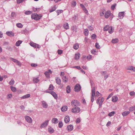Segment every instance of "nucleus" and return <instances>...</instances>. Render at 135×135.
Masks as SVG:
<instances>
[{
  "label": "nucleus",
  "mask_w": 135,
  "mask_h": 135,
  "mask_svg": "<svg viewBox=\"0 0 135 135\" xmlns=\"http://www.w3.org/2000/svg\"><path fill=\"white\" fill-rule=\"evenodd\" d=\"M115 111H112L109 113L108 114V115L110 117H112V116H113L115 114Z\"/></svg>",
  "instance_id": "nucleus-36"
},
{
  "label": "nucleus",
  "mask_w": 135,
  "mask_h": 135,
  "mask_svg": "<svg viewBox=\"0 0 135 135\" xmlns=\"http://www.w3.org/2000/svg\"><path fill=\"white\" fill-rule=\"evenodd\" d=\"M129 110L131 112L135 110V105L129 107Z\"/></svg>",
  "instance_id": "nucleus-33"
},
{
  "label": "nucleus",
  "mask_w": 135,
  "mask_h": 135,
  "mask_svg": "<svg viewBox=\"0 0 135 135\" xmlns=\"http://www.w3.org/2000/svg\"><path fill=\"white\" fill-rule=\"evenodd\" d=\"M80 108L78 107H75L71 109V112L73 113H78L80 111Z\"/></svg>",
  "instance_id": "nucleus-2"
},
{
  "label": "nucleus",
  "mask_w": 135,
  "mask_h": 135,
  "mask_svg": "<svg viewBox=\"0 0 135 135\" xmlns=\"http://www.w3.org/2000/svg\"><path fill=\"white\" fill-rule=\"evenodd\" d=\"M64 120L65 122L67 123L70 121V119L69 116H67L64 118Z\"/></svg>",
  "instance_id": "nucleus-13"
},
{
  "label": "nucleus",
  "mask_w": 135,
  "mask_h": 135,
  "mask_svg": "<svg viewBox=\"0 0 135 135\" xmlns=\"http://www.w3.org/2000/svg\"><path fill=\"white\" fill-rule=\"evenodd\" d=\"M111 123V122L108 121L106 124V126L108 127H109Z\"/></svg>",
  "instance_id": "nucleus-63"
},
{
  "label": "nucleus",
  "mask_w": 135,
  "mask_h": 135,
  "mask_svg": "<svg viewBox=\"0 0 135 135\" xmlns=\"http://www.w3.org/2000/svg\"><path fill=\"white\" fill-rule=\"evenodd\" d=\"M113 95V93H111L110 94L108 95V96L107 98V99H109Z\"/></svg>",
  "instance_id": "nucleus-60"
},
{
  "label": "nucleus",
  "mask_w": 135,
  "mask_h": 135,
  "mask_svg": "<svg viewBox=\"0 0 135 135\" xmlns=\"http://www.w3.org/2000/svg\"><path fill=\"white\" fill-rule=\"evenodd\" d=\"M71 89L70 86L69 85L67 87L66 90V92L68 93H69L70 92Z\"/></svg>",
  "instance_id": "nucleus-34"
},
{
  "label": "nucleus",
  "mask_w": 135,
  "mask_h": 135,
  "mask_svg": "<svg viewBox=\"0 0 135 135\" xmlns=\"http://www.w3.org/2000/svg\"><path fill=\"white\" fill-rule=\"evenodd\" d=\"M88 27L89 28L90 31H92L93 30V28L91 26L89 25L88 26Z\"/></svg>",
  "instance_id": "nucleus-59"
},
{
  "label": "nucleus",
  "mask_w": 135,
  "mask_h": 135,
  "mask_svg": "<svg viewBox=\"0 0 135 135\" xmlns=\"http://www.w3.org/2000/svg\"><path fill=\"white\" fill-rule=\"evenodd\" d=\"M48 131L50 133H52L54 132V130L53 128L50 126L49 127L48 129Z\"/></svg>",
  "instance_id": "nucleus-12"
},
{
  "label": "nucleus",
  "mask_w": 135,
  "mask_h": 135,
  "mask_svg": "<svg viewBox=\"0 0 135 135\" xmlns=\"http://www.w3.org/2000/svg\"><path fill=\"white\" fill-rule=\"evenodd\" d=\"M79 47V45L78 44H76L74 45L73 47L74 49L75 50L78 49Z\"/></svg>",
  "instance_id": "nucleus-35"
},
{
  "label": "nucleus",
  "mask_w": 135,
  "mask_h": 135,
  "mask_svg": "<svg viewBox=\"0 0 135 135\" xmlns=\"http://www.w3.org/2000/svg\"><path fill=\"white\" fill-rule=\"evenodd\" d=\"M96 37V36L95 34H93L91 36V38L93 39H95Z\"/></svg>",
  "instance_id": "nucleus-58"
},
{
  "label": "nucleus",
  "mask_w": 135,
  "mask_h": 135,
  "mask_svg": "<svg viewBox=\"0 0 135 135\" xmlns=\"http://www.w3.org/2000/svg\"><path fill=\"white\" fill-rule=\"evenodd\" d=\"M91 53L93 54L96 55L97 52L96 51V50L94 49L92 50L91 51Z\"/></svg>",
  "instance_id": "nucleus-45"
},
{
  "label": "nucleus",
  "mask_w": 135,
  "mask_h": 135,
  "mask_svg": "<svg viewBox=\"0 0 135 135\" xmlns=\"http://www.w3.org/2000/svg\"><path fill=\"white\" fill-rule=\"evenodd\" d=\"M25 118L26 120L29 123H31L32 122V118L29 116H26Z\"/></svg>",
  "instance_id": "nucleus-8"
},
{
  "label": "nucleus",
  "mask_w": 135,
  "mask_h": 135,
  "mask_svg": "<svg viewBox=\"0 0 135 135\" xmlns=\"http://www.w3.org/2000/svg\"><path fill=\"white\" fill-rule=\"evenodd\" d=\"M30 96V95L28 94L25 95L21 97L20 98L21 99L27 98H29Z\"/></svg>",
  "instance_id": "nucleus-17"
},
{
  "label": "nucleus",
  "mask_w": 135,
  "mask_h": 135,
  "mask_svg": "<svg viewBox=\"0 0 135 135\" xmlns=\"http://www.w3.org/2000/svg\"><path fill=\"white\" fill-rule=\"evenodd\" d=\"M55 79L56 83L59 85L60 84H61V80L59 77H56Z\"/></svg>",
  "instance_id": "nucleus-23"
},
{
  "label": "nucleus",
  "mask_w": 135,
  "mask_h": 135,
  "mask_svg": "<svg viewBox=\"0 0 135 135\" xmlns=\"http://www.w3.org/2000/svg\"><path fill=\"white\" fill-rule=\"evenodd\" d=\"M41 15H38L36 13L32 14L31 16V18L34 19L35 20H38L41 18Z\"/></svg>",
  "instance_id": "nucleus-1"
},
{
  "label": "nucleus",
  "mask_w": 135,
  "mask_h": 135,
  "mask_svg": "<svg viewBox=\"0 0 135 135\" xmlns=\"http://www.w3.org/2000/svg\"><path fill=\"white\" fill-rule=\"evenodd\" d=\"M22 41L21 40H18L16 43L15 45L17 46H18L22 43Z\"/></svg>",
  "instance_id": "nucleus-26"
},
{
  "label": "nucleus",
  "mask_w": 135,
  "mask_h": 135,
  "mask_svg": "<svg viewBox=\"0 0 135 135\" xmlns=\"http://www.w3.org/2000/svg\"><path fill=\"white\" fill-rule=\"evenodd\" d=\"M63 27L66 30L68 29L69 28V25L67 23H65Z\"/></svg>",
  "instance_id": "nucleus-24"
},
{
  "label": "nucleus",
  "mask_w": 135,
  "mask_h": 135,
  "mask_svg": "<svg viewBox=\"0 0 135 135\" xmlns=\"http://www.w3.org/2000/svg\"><path fill=\"white\" fill-rule=\"evenodd\" d=\"M71 29L73 32H76L77 31V28L76 26H73L71 27Z\"/></svg>",
  "instance_id": "nucleus-22"
},
{
  "label": "nucleus",
  "mask_w": 135,
  "mask_h": 135,
  "mask_svg": "<svg viewBox=\"0 0 135 135\" xmlns=\"http://www.w3.org/2000/svg\"><path fill=\"white\" fill-rule=\"evenodd\" d=\"M10 59L13 62H15L17 63V62H18V60L15 59H13L12 57L10 58Z\"/></svg>",
  "instance_id": "nucleus-49"
},
{
  "label": "nucleus",
  "mask_w": 135,
  "mask_h": 135,
  "mask_svg": "<svg viewBox=\"0 0 135 135\" xmlns=\"http://www.w3.org/2000/svg\"><path fill=\"white\" fill-rule=\"evenodd\" d=\"M32 12L30 11H26L25 12V13L26 15H30L31 14Z\"/></svg>",
  "instance_id": "nucleus-47"
},
{
  "label": "nucleus",
  "mask_w": 135,
  "mask_h": 135,
  "mask_svg": "<svg viewBox=\"0 0 135 135\" xmlns=\"http://www.w3.org/2000/svg\"><path fill=\"white\" fill-rule=\"evenodd\" d=\"M46 92L51 94L55 99H56L58 97L57 95L53 91H47Z\"/></svg>",
  "instance_id": "nucleus-10"
},
{
  "label": "nucleus",
  "mask_w": 135,
  "mask_h": 135,
  "mask_svg": "<svg viewBox=\"0 0 135 135\" xmlns=\"http://www.w3.org/2000/svg\"><path fill=\"white\" fill-rule=\"evenodd\" d=\"M17 15V14L15 12H12V13L11 15V16L12 17L14 18Z\"/></svg>",
  "instance_id": "nucleus-40"
},
{
  "label": "nucleus",
  "mask_w": 135,
  "mask_h": 135,
  "mask_svg": "<svg viewBox=\"0 0 135 135\" xmlns=\"http://www.w3.org/2000/svg\"><path fill=\"white\" fill-rule=\"evenodd\" d=\"M118 41V40L117 38H115L112 40V42L113 44H115Z\"/></svg>",
  "instance_id": "nucleus-29"
},
{
  "label": "nucleus",
  "mask_w": 135,
  "mask_h": 135,
  "mask_svg": "<svg viewBox=\"0 0 135 135\" xmlns=\"http://www.w3.org/2000/svg\"><path fill=\"white\" fill-rule=\"evenodd\" d=\"M130 112L129 111H125L122 113V115L123 117H125L127 116L130 113Z\"/></svg>",
  "instance_id": "nucleus-15"
},
{
  "label": "nucleus",
  "mask_w": 135,
  "mask_h": 135,
  "mask_svg": "<svg viewBox=\"0 0 135 135\" xmlns=\"http://www.w3.org/2000/svg\"><path fill=\"white\" fill-rule=\"evenodd\" d=\"M44 74H45L47 78H49L50 77V75L48 72L46 71L44 73Z\"/></svg>",
  "instance_id": "nucleus-43"
},
{
  "label": "nucleus",
  "mask_w": 135,
  "mask_h": 135,
  "mask_svg": "<svg viewBox=\"0 0 135 135\" xmlns=\"http://www.w3.org/2000/svg\"><path fill=\"white\" fill-rule=\"evenodd\" d=\"M63 51L62 50H58L57 51V52L58 54L60 55L62 53Z\"/></svg>",
  "instance_id": "nucleus-54"
},
{
  "label": "nucleus",
  "mask_w": 135,
  "mask_h": 135,
  "mask_svg": "<svg viewBox=\"0 0 135 135\" xmlns=\"http://www.w3.org/2000/svg\"><path fill=\"white\" fill-rule=\"evenodd\" d=\"M110 27L108 25H106V26L104 28V30L105 31H106L107 30L109 31V29L110 28Z\"/></svg>",
  "instance_id": "nucleus-31"
},
{
  "label": "nucleus",
  "mask_w": 135,
  "mask_h": 135,
  "mask_svg": "<svg viewBox=\"0 0 135 135\" xmlns=\"http://www.w3.org/2000/svg\"><path fill=\"white\" fill-rule=\"evenodd\" d=\"M15 81L13 79H12L9 82V84L11 85H13L14 84Z\"/></svg>",
  "instance_id": "nucleus-42"
},
{
  "label": "nucleus",
  "mask_w": 135,
  "mask_h": 135,
  "mask_svg": "<svg viewBox=\"0 0 135 135\" xmlns=\"http://www.w3.org/2000/svg\"><path fill=\"white\" fill-rule=\"evenodd\" d=\"M95 47L97 49H100V46L98 43H96L95 45Z\"/></svg>",
  "instance_id": "nucleus-51"
},
{
  "label": "nucleus",
  "mask_w": 135,
  "mask_h": 135,
  "mask_svg": "<svg viewBox=\"0 0 135 135\" xmlns=\"http://www.w3.org/2000/svg\"><path fill=\"white\" fill-rule=\"evenodd\" d=\"M125 13L124 12H122L119 13L118 17L120 19H122L125 15Z\"/></svg>",
  "instance_id": "nucleus-9"
},
{
  "label": "nucleus",
  "mask_w": 135,
  "mask_h": 135,
  "mask_svg": "<svg viewBox=\"0 0 135 135\" xmlns=\"http://www.w3.org/2000/svg\"><path fill=\"white\" fill-rule=\"evenodd\" d=\"M104 11H105V10H104V9H103L102 11V12L101 13H100L101 16H103L104 14Z\"/></svg>",
  "instance_id": "nucleus-56"
},
{
  "label": "nucleus",
  "mask_w": 135,
  "mask_h": 135,
  "mask_svg": "<svg viewBox=\"0 0 135 135\" xmlns=\"http://www.w3.org/2000/svg\"><path fill=\"white\" fill-rule=\"evenodd\" d=\"M116 4L115 3L112 6L111 8L112 10H114L115 9V8L116 6Z\"/></svg>",
  "instance_id": "nucleus-53"
},
{
  "label": "nucleus",
  "mask_w": 135,
  "mask_h": 135,
  "mask_svg": "<svg viewBox=\"0 0 135 135\" xmlns=\"http://www.w3.org/2000/svg\"><path fill=\"white\" fill-rule=\"evenodd\" d=\"M75 59L76 60H78L79 59L80 57V53H78V54H76L75 55Z\"/></svg>",
  "instance_id": "nucleus-28"
},
{
  "label": "nucleus",
  "mask_w": 135,
  "mask_h": 135,
  "mask_svg": "<svg viewBox=\"0 0 135 135\" xmlns=\"http://www.w3.org/2000/svg\"><path fill=\"white\" fill-rule=\"evenodd\" d=\"M128 70H132L133 71H135V68L132 66H129L128 68Z\"/></svg>",
  "instance_id": "nucleus-27"
},
{
  "label": "nucleus",
  "mask_w": 135,
  "mask_h": 135,
  "mask_svg": "<svg viewBox=\"0 0 135 135\" xmlns=\"http://www.w3.org/2000/svg\"><path fill=\"white\" fill-rule=\"evenodd\" d=\"M42 106L44 108H47L48 107V105L44 101L42 102Z\"/></svg>",
  "instance_id": "nucleus-11"
},
{
  "label": "nucleus",
  "mask_w": 135,
  "mask_h": 135,
  "mask_svg": "<svg viewBox=\"0 0 135 135\" xmlns=\"http://www.w3.org/2000/svg\"><path fill=\"white\" fill-rule=\"evenodd\" d=\"M129 94L131 96H133L135 95V93L134 91H132Z\"/></svg>",
  "instance_id": "nucleus-57"
},
{
  "label": "nucleus",
  "mask_w": 135,
  "mask_h": 135,
  "mask_svg": "<svg viewBox=\"0 0 135 135\" xmlns=\"http://www.w3.org/2000/svg\"><path fill=\"white\" fill-rule=\"evenodd\" d=\"M63 123L61 121H60L58 124V126L60 128H61L63 126Z\"/></svg>",
  "instance_id": "nucleus-44"
},
{
  "label": "nucleus",
  "mask_w": 135,
  "mask_h": 135,
  "mask_svg": "<svg viewBox=\"0 0 135 135\" xmlns=\"http://www.w3.org/2000/svg\"><path fill=\"white\" fill-rule=\"evenodd\" d=\"M38 77L33 78V81L34 83H37L40 81V80L38 79Z\"/></svg>",
  "instance_id": "nucleus-20"
},
{
  "label": "nucleus",
  "mask_w": 135,
  "mask_h": 135,
  "mask_svg": "<svg viewBox=\"0 0 135 135\" xmlns=\"http://www.w3.org/2000/svg\"><path fill=\"white\" fill-rule=\"evenodd\" d=\"M67 128L69 131H71L73 128V126L72 125H69L67 126Z\"/></svg>",
  "instance_id": "nucleus-18"
},
{
  "label": "nucleus",
  "mask_w": 135,
  "mask_h": 135,
  "mask_svg": "<svg viewBox=\"0 0 135 135\" xmlns=\"http://www.w3.org/2000/svg\"><path fill=\"white\" fill-rule=\"evenodd\" d=\"M6 33L8 36H11V37L12 36H13L14 35V33H13L12 31L7 32Z\"/></svg>",
  "instance_id": "nucleus-16"
},
{
  "label": "nucleus",
  "mask_w": 135,
  "mask_h": 135,
  "mask_svg": "<svg viewBox=\"0 0 135 135\" xmlns=\"http://www.w3.org/2000/svg\"><path fill=\"white\" fill-rule=\"evenodd\" d=\"M10 88L12 91L13 92H15L16 90V88L12 86H11Z\"/></svg>",
  "instance_id": "nucleus-39"
},
{
  "label": "nucleus",
  "mask_w": 135,
  "mask_h": 135,
  "mask_svg": "<svg viewBox=\"0 0 135 135\" xmlns=\"http://www.w3.org/2000/svg\"><path fill=\"white\" fill-rule=\"evenodd\" d=\"M118 99V98L117 96H113L112 98V101L113 102H116Z\"/></svg>",
  "instance_id": "nucleus-14"
},
{
  "label": "nucleus",
  "mask_w": 135,
  "mask_h": 135,
  "mask_svg": "<svg viewBox=\"0 0 135 135\" xmlns=\"http://www.w3.org/2000/svg\"><path fill=\"white\" fill-rule=\"evenodd\" d=\"M49 120H47L44 122L41 125L40 128H44L45 127L48 125Z\"/></svg>",
  "instance_id": "nucleus-5"
},
{
  "label": "nucleus",
  "mask_w": 135,
  "mask_h": 135,
  "mask_svg": "<svg viewBox=\"0 0 135 135\" xmlns=\"http://www.w3.org/2000/svg\"><path fill=\"white\" fill-rule=\"evenodd\" d=\"M71 105L73 106L77 107L79 105V102L76 100H73L71 102Z\"/></svg>",
  "instance_id": "nucleus-3"
},
{
  "label": "nucleus",
  "mask_w": 135,
  "mask_h": 135,
  "mask_svg": "<svg viewBox=\"0 0 135 135\" xmlns=\"http://www.w3.org/2000/svg\"><path fill=\"white\" fill-rule=\"evenodd\" d=\"M16 26L19 28H21L23 27V25L21 23H17L16 24Z\"/></svg>",
  "instance_id": "nucleus-41"
},
{
  "label": "nucleus",
  "mask_w": 135,
  "mask_h": 135,
  "mask_svg": "<svg viewBox=\"0 0 135 135\" xmlns=\"http://www.w3.org/2000/svg\"><path fill=\"white\" fill-rule=\"evenodd\" d=\"M73 68H76L77 69H79V70H80L81 69V68L80 67V66H74V67H73Z\"/></svg>",
  "instance_id": "nucleus-62"
},
{
  "label": "nucleus",
  "mask_w": 135,
  "mask_h": 135,
  "mask_svg": "<svg viewBox=\"0 0 135 135\" xmlns=\"http://www.w3.org/2000/svg\"><path fill=\"white\" fill-rule=\"evenodd\" d=\"M80 119L79 118H78L76 120V122L77 123H79L80 122Z\"/></svg>",
  "instance_id": "nucleus-61"
},
{
  "label": "nucleus",
  "mask_w": 135,
  "mask_h": 135,
  "mask_svg": "<svg viewBox=\"0 0 135 135\" xmlns=\"http://www.w3.org/2000/svg\"><path fill=\"white\" fill-rule=\"evenodd\" d=\"M81 86L79 84H77L75 86L74 90L76 92L79 91L81 88Z\"/></svg>",
  "instance_id": "nucleus-7"
},
{
  "label": "nucleus",
  "mask_w": 135,
  "mask_h": 135,
  "mask_svg": "<svg viewBox=\"0 0 135 135\" xmlns=\"http://www.w3.org/2000/svg\"><path fill=\"white\" fill-rule=\"evenodd\" d=\"M104 99L103 97H102L100 99V101L99 103V107L100 108L102 106V104L104 102Z\"/></svg>",
  "instance_id": "nucleus-25"
},
{
  "label": "nucleus",
  "mask_w": 135,
  "mask_h": 135,
  "mask_svg": "<svg viewBox=\"0 0 135 135\" xmlns=\"http://www.w3.org/2000/svg\"><path fill=\"white\" fill-rule=\"evenodd\" d=\"M62 79L63 81L65 82H67L68 80V79L66 78V76H63L62 78Z\"/></svg>",
  "instance_id": "nucleus-37"
},
{
  "label": "nucleus",
  "mask_w": 135,
  "mask_h": 135,
  "mask_svg": "<svg viewBox=\"0 0 135 135\" xmlns=\"http://www.w3.org/2000/svg\"><path fill=\"white\" fill-rule=\"evenodd\" d=\"M112 16V18L113 17V15L111 13V12L110 11H107L104 14V17L106 18H107L109 17L110 16Z\"/></svg>",
  "instance_id": "nucleus-4"
},
{
  "label": "nucleus",
  "mask_w": 135,
  "mask_h": 135,
  "mask_svg": "<svg viewBox=\"0 0 135 135\" xmlns=\"http://www.w3.org/2000/svg\"><path fill=\"white\" fill-rule=\"evenodd\" d=\"M68 109V107L66 106H63L61 108V110L63 112H65Z\"/></svg>",
  "instance_id": "nucleus-21"
},
{
  "label": "nucleus",
  "mask_w": 135,
  "mask_h": 135,
  "mask_svg": "<svg viewBox=\"0 0 135 135\" xmlns=\"http://www.w3.org/2000/svg\"><path fill=\"white\" fill-rule=\"evenodd\" d=\"M54 87L52 84H50L49 87V89L50 90H53Z\"/></svg>",
  "instance_id": "nucleus-46"
},
{
  "label": "nucleus",
  "mask_w": 135,
  "mask_h": 135,
  "mask_svg": "<svg viewBox=\"0 0 135 135\" xmlns=\"http://www.w3.org/2000/svg\"><path fill=\"white\" fill-rule=\"evenodd\" d=\"M76 1H73L72 2V6L73 7H75L76 6Z\"/></svg>",
  "instance_id": "nucleus-50"
},
{
  "label": "nucleus",
  "mask_w": 135,
  "mask_h": 135,
  "mask_svg": "<svg viewBox=\"0 0 135 135\" xmlns=\"http://www.w3.org/2000/svg\"><path fill=\"white\" fill-rule=\"evenodd\" d=\"M89 31L87 29H84V33L85 35L87 36L88 35Z\"/></svg>",
  "instance_id": "nucleus-32"
},
{
  "label": "nucleus",
  "mask_w": 135,
  "mask_h": 135,
  "mask_svg": "<svg viewBox=\"0 0 135 135\" xmlns=\"http://www.w3.org/2000/svg\"><path fill=\"white\" fill-rule=\"evenodd\" d=\"M58 121H59L58 119L57 118H53L52 120V123L54 124L57 123Z\"/></svg>",
  "instance_id": "nucleus-19"
},
{
  "label": "nucleus",
  "mask_w": 135,
  "mask_h": 135,
  "mask_svg": "<svg viewBox=\"0 0 135 135\" xmlns=\"http://www.w3.org/2000/svg\"><path fill=\"white\" fill-rule=\"evenodd\" d=\"M30 45L36 48H39L41 47V46L37 44L31 42L30 43Z\"/></svg>",
  "instance_id": "nucleus-6"
},
{
  "label": "nucleus",
  "mask_w": 135,
  "mask_h": 135,
  "mask_svg": "<svg viewBox=\"0 0 135 135\" xmlns=\"http://www.w3.org/2000/svg\"><path fill=\"white\" fill-rule=\"evenodd\" d=\"M92 94L91 95H95V87H94L91 90Z\"/></svg>",
  "instance_id": "nucleus-30"
},
{
  "label": "nucleus",
  "mask_w": 135,
  "mask_h": 135,
  "mask_svg": "<svg viewBox=\"0 0 135 135\" xmlns=\"http://www.w3.org/2000/svg\"><path fill=\"white\" fill-rule=\"evenodd\" d=\"M63 11L62 10H58L56 11V12L57 13V15H59L60 13L62 12Z\"/></svg>",
  "instance_id": "nucleus-52"
},
{
  "label": "nucleus",
  "mask_w": 135,
  "mask_h": 135,
  "mask_svg": "<svg viewBox=\"0 0 135 135\" xmlns=\"http://www.w3.org/2000/svg\"><path fill=\"white\" fill-rule=\"evenodd\" d=\"M56 9V7L55 6H54L52 8L49 10V12H51L55 11Z\"/></svg>",
  "instance_id": "nucleus-38"
},
{
  "label": "nucleus",
  "mask_w": 135,
  "mask_h": 135,
  "mask_svg": "<svg viewBox=\"0 0 135 135\" xmlns=\"http://www.w3.org/2000/svg\"><path fill=\"white\" fill-rule=\"evenodd\" d=\"M85 13L87 15H88L89 14V13L88 12V11L85 8H84L83 9Z\"/></svg>",
  "instance_id": "nucleus-48"
},
{
  "label": "nucleus",
  "mask_w": 135,
  "mask_h": 135,
  "mask_svg": "<svg viewBox=\"0 0 135 135\" xmlns=\"http://www.w3.org/2000/svg\"><path fill=\"white\" fill-rule=\"evenodd\" d=\"M31 65L32 67H35L37 66V65L36 64L32 63L31 64Z\"/></svg>",
  "instance_id": "nucleus-64"
},
{
  "label": "nucleus",
  "mask_w": 135,
  "mask_h": 135,
  "mask_svg": "<svg viewBox=\"0 0 135 135\" xmlns=\"http://www.w3.org/2000/svg\"><path fill=\"white\" fill-rule=\"evenodd\" d=\"M108 32L110 33H112L113 32V31L112 30V27H110V28L109 29Z\"/></svg>",
  "instance_id": "nucleus-55"
}]
</instances>
